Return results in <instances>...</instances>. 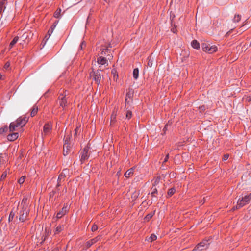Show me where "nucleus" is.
Here are the masks:
<instances>
[{"label": "nucleus", "mask_w": 251, "mask_h": 251, "mask_svg": "<svg viewBox=\"0 0 251 251\" xmlns=\"http://www.w3.org/2000/svg\"><path fill=\"white\" fill-rule=\"evenodd\" d=\"M28 121V118L24 115L18 118L15 122H12L9 125V130L13 132L16 130L17 127H22L24 126Z\"/></svg>", "instance_id": "obj_1"}, {"label": "nucleus", "mask_w": 251, "mask_h": 251, "mask_svg": "<svg viewBox=\"0 0 251 251\" xmlns=\"http://www.w3.org/2000/svg\"><path fill=\"white\" fill-rule=\"evenodd\" d=\"M66 96V91H65L64 90H60L57 103H59L60 107H62L63 109H64L67 106Z\"/></svg>", "instance_id": "obj_2"}, {"label": "nucleus", "mask_w": 251, "mask_h": 251, "mask_svg": "<svg viewBox=\"0 0 251 251\" xmlns=\"http://www.w3.org/2000/svg\"><path fill=\"white\" fill-rule=\"evenodd\" d=\"M29 211V210L28 208V205H25L22 206V207H21V209L18 213L19 221L21 222H24L26 219Z\"/></svg>", "instance_id": "obj_3"}, {"label": "nucleus", "mask_w": 251, "mask_h": 251, "mask_svg": "<svg viewBox=\"0 0 251 251\" xmlns=\"http://www.w3.org/2000/svg\"><path fill=\"white\" fill-rule=\"evenodd\" d=\"M251 201V193H249L248 195H245L244 196H240V198L238 200V203H239V205L240 206H242V207L245 205L248 204Z\"/></svg>", "instance_id": "obj_4"}, {"label": "nucleus", "mask_w": 251, "mask_h": 251, "mask_svg": "<svg viewBox=\"0 0 251 251\" xmlns=\"http://www.w3.org/2000/svg\"><path fill=\"white\" fill-rule=\"evenodd\" d=\"M101 71V70H97L96 71H94L93 70L90 73V76L93 77V80L95 81L96 83L98 84V85L100 84L101 77L103 76L100 73Z\"/></svg>", "instance_id": "obj_5"}, {"label": "nucleus", "mask_w": 251, "mask_h": 251, "mask_svg": "<svg viewBox=\"0 0 251 251\" xmlns=\"http://www.w3.org/2000/svg\"><path fill=\"white\" fill-rule=\"evenodd\" d=\"M209 239H204L201 242L197 244L194 249L195 251H201L208 248L210 243Z\"/></svg>", "instance_id": "obj_6"}, {"label": "nucleus", "mask_w": 251, "mask_h": 251, "mask_svg": "<svg viewBox=\"0 0 251 251\" xmlns=\"http://www.w3.org/2000/svg\"><path fill=\"white\" fill-rule=\"evenodd\" d=\"M89 148L85 147L81 151L80 154V160L81 163H83L87 160L89 157L90 154L88 153Z\"/></svg>", "instance_id": "obj_7"}, {"label": "nucleus", "mask_w": 251, "mask_h": 251, "mask_svg": "<svg viewBox=\"0 0 251 251\" xmlns=\"http://www.w3.org/2000/svg\"><path fill=\"white\" fill-rule=\"evenodd\" d=\"M52 124L48 122L45 124L43 127V133H42V137L50 134L52 131Z\"/></svg>", "instance_id": "obj_8"}, {"label": "nucleus", "mask_w": 251, "mask_h": 251, "mask_svg": "<svg viewBox=\"0 0 251 251\" xmlns=\"http://www.w3.org/2000/svg\"><path fill=\"white\" fill-rule=\"evenodd\" d=\"M101 238V235H99L96 237L87 241L85 243V247L86 249L89 248L92 245L100 241Z\"/></svg>", "instance_id": "obj_9"}, {"label": "nucleus", "mask_w": 251, "mask_h": 251, "mask_svg": "<svg viewBox=\"0 0 251 251\" xmlns=\"http://www.w3.org/2000/svg\"><path fill=\"white\" fill-rule=\"evenodd\" d=\"M68 211V205L67 204H65L61 209L56 215V218L57 219L61 218L63 215H65Z\"/></svg>", "instance_id": "obj_10"}, {"label": "nucleus", "mask_w": 251, "mask_h": 251, "mask_svg": "<svg viewBox=\"0 0 251 251\" xmlns=\"http://www.w3.org/2000/svg\"><path fill=\"white\" fill-rule=\"evenodd\" d=\"M8 157L6 153H0V165H3L8 161Z\"/></svg>", "instance_id": "obj_11"}, {"label": "nucleus", "mask_w": 251, "mask_h": 251, "mask_svg": "<svg viewBox=\"0 0 251 251\" xmlns=\"http://www.w3.org/2000/svg\"><path fill=\"white\" fill-rule=\"evenodd\" d=\"M58 23V21L55 22L53 25L51 26L50 28L49 29L47 34L45 37L47 38V39L50 36L51 34L53 33L54 28L56 27V25Z\"/></svg>", "instance_id": "obj_12"}, {"label": "nucleus", "mask_w": 251, "mask_h": 251, "mask_svg": "<svg viewBox=\"0 0 251 251\" xmlns=\"http://www.w3.org/2000/svg\"><path fill=\"white\" fill-rule=\"evenodd\" d=\"M19 133L17 132L9 134L7 135V139L10 141H13L18 138Z\"/></svg>", "instance_id": "obj_13"}, {"label": "nucleus", "mask_w": 251, "mask_h": 251, "mask_svg": "<svg viewBox=\"0 0 251 251\" xmlns=\"http://www.w3.org/2000/svg\"><path fill=\"white\" fill-rule=\"evenodd\" d=\"M71 148L70 145H64L63 154L64 156H66L69 154Z\"/></svg>", "instance_id": "obj_14"}, {"label": "nucleus", "mask_w": 251, "mask_h": 251, "mask_svg": "<svg viewBox=\"0 0 251 251\" xmlns=\"http://www.w3.org/2000/svg\"><path fill=\"white\" fill-rule=\"evenodd\" d=\"M97 62L99 64L105 65L107 63V60L104 57L100 56L97 58Z\"/></svg>", "instance_id": "obj_15"}, {"label": "nucleus", "mask_w": 251, "mask_h": 251, "mask_svg": "<svg viewBox=\"0 0 251 251\" xmlns=\"http://www.w3.org/2000/svg\"><path fill=\"white\" fill-rule=\"evenodd\" d=\"M64 229V226L63 225H58L55 228L54 231L55 234H58L63 231Z\"/></svg>", "instance_id": "obj_16"}, {"label": "nucleus", "mask_w": 251, "mask_h": 251, "mask_svg": "<svg viewBox=\"0 0 251 251\" xmlns=\"http://www.w3.org/2000/svg\"><path fill=\"white\" fill-rule=\"evenodd\" d=\"M133 171L134 169L133 168H131L129 169H128L124 174V176L126 177H129L130 176H132L133 175Z\"/></svg>", "instance_id": "obj_17"}, {"label": "nucleus", "mask_w": 251, "mask_h": 251, "mask_svg": "<svg viewBox=\"0 0 251 251\" xmlns=\"http://www.w3.org/2000/svg\"><path fill=\"white\" fill-rule=\"evenodd\" d=\"M38 110V106L36 105H34L33 107L32 108L31 113H30V116L31 117H34L35 116V115L37 114Z\"/></svg>", "instance_id": "obj_18"}, {"label": "nucleus", "mask_w": 251, "mask_h": 251, "mask_svg": "<svg viewBox=\"0 0 251 251\" xmlns=\"http://www.w3.org/2000/svg\"><path fill=\"white\" fill-rule=\"evenodd\" d=\"M209 47H210V45L207 43H203L201 44V48H202V50L204 51L208 52V48L209 49Z\"/></svg>", "instance_id": "obj_19"}, {"label": "nucleus", "mask_w": 251, "mask_h": 251, "mask_svg": "<svg viewBox=\"0 0 251 251\" xmlns=\"http://www.w3.org/2000/svg\"><path fill=\"white\" fill-rule=\"evenodd\" d=\"M192 47L196 49H198L200 48V44L196 40H194L191 42Z\"/></svg>", "instance_id": "obj_20"}, {"label": "nucleus", "mask_w": 251, "mask_h": 251, "mask_svg": "<svg viewBox=\"0 0 251 251\" xmlns=\"http://www.w3.org/2000/svg\"><path fill=\"white\" fill-rule=\"evenodd\" d=\"M154 183H155V184L153 185V186L152 187V191L151 194L152 197H155V194L157 193V190L156 188L154 187L155 186V184H156V183H158L157 180H155Z\"/></svg>", "instance_id": "obj_21"}, {"label": "nucleus", "mask_w": 251, "mask_h": 251, "mask_svg": "<svg viewBox=\"0 0 251 251\" xmlns=\"http://www.w3.org/2000/svg\"><path fill=\"white\" fill-rule=\"evenodd\" d=\"M139 76V69L137 68H135L133 71V77L135 79H137Z\"/></svg>", "instance_id": "obj_22"}, {"label": "nucleus", "mask_w": 251, "mask_h": 251, "mask_svg": "<svg viewBox=\"0 0 251 251\" xmlns=\"http://www.w3.org/2000/svg\"><path fill=\"white\" fill-rule=\"evenodd\" d=\"M217 50V47L215 45L209 47L208 48V53H212Z\"/></svg>", "instance_id": "obj_23"}, {"label": "nucleus", "mask_w": 251, "mask_h": 251, "mask_svg": "<svg viewBox=\"0 0 251 251\" xmlns=\"http://www.w3.org/2000/svg\"><path fill=\"white\" fill-rule=\"evenodd\" d=\"M19 39V37L18 36H15L14 39L11 41L10 43L9 46L11 48H12L15 44L18 42Z\"/></svg>", "instance_id": "obj_24"}, {"label": "nucleus", "mask_w": 251, "mask_h": 251, "mask_svg": "<svg viewBox=\"0 0 251 251\" xmlns=\"http://www.w3.org/2000/svg\"><path fill=\"white\" fill-rule=\"evenodd\" d=\"M61 9L58 8L54 13V17L56 18H59L61 16Z\"/></svg>", "instance_id": "obj_25"}, {"label": "nucleus", "mask_w": 251, "mask_h": 251, "mask_svg": "<svg viewBox=\"0 0 251 251\" xmlns=\"http://www.w3.org/2000/svg\"><path fill=\"white\" fill-rule=\"evenodd\" d=\"M176 192V189L175 188H171L169 189L167 192V196L168 197H171Z\"/></svg>", "instance_id": "obj_26"}, {"label": "nucleus", "mask_w": 251, "mask_h": 251, "mask_svg": "<svg viewBox=\"0 0 251 251\" xmlns=\"http://www.w3.org/2000/svg\"><path fill=\"white\" fill-rule=\"evenodd\" d=\"M111 74L113 75L114 80L117 79L118 78V73L115 69H113L111 71Z\"/></svg>", "instance_id": "obj_27"}, {"label": "nucleus", "mask_w": 251, "mask_h": 251, "mask_svg": "<svg viewBox=\"0 0 251 251\" xmlns=\"http://www.w3.org/2000/svg\"><path fill=\"white\" fill-rule=\"evenodd\" d=\"M71 137V135H68L65 137V138L64 139V145H70V140Z\"/></svg>", "instance_id": "obj_28"}, {"label": "nucleus", "mask_w": 251, "mask_h": 251, "mask_svg": "<svg viewBox=\"0 0 251 251\" xmlns=\"http://www.w3.org/2000/svg\"><path fill=\"white\" fill-rule=\"evenodd\" d=\"M133 96V92L132 90H129L126 94V98H132Z\"/></svg>", "instance_id": "obj_29"}, {"label": "nucleus", "mask_w": 251, "mask_h": 251, "mask_svg": "<svg viewBox=\"0 0 251 251\" xmlns=\"http://www.w3.org/2000/svg\"><path fill=\"white\" fill-rule=\"evenodd\" d=\"M4 3H5L3 1H0V13L3 11L5 9Z\"/></svg>", "instance_id": "obj_30"}, {"label": "nucleus", "mask_w": 251, "mask_h": 251, "mask_svg": "<svg viewBox=\"0 0 251 251\" xmlns=\"http://www.w3.org/2000/svg\"><path fill=\"white\" fill-rule=\"evenodd\" d=\"M241 16L239 14L235 15L233 19V22H238L241 20Z\"/></svg>", "instance_id": "obj_31"}, {"label": "nucleus", "mask_w": 251, "mask_h": 251, "mask_svg": "<svg viewBox=\"0 0 251 251\" xmlns=\"http://www.w3.org/2000/svg\"><path fill=\"white\" fill-rule=\"evenodd\" d=\"M14 216H15V213L13 211H11L9 214V218H8L9 222L12 221L13 220Z\"/></svg>", "instance_id": "obj_32"}, {"label": "nucleus", "mask_w": 251, "mask_h": 251, "mask_svg": "<svg viewBox=\"0 0 251 251\" xmlns=\"http://www.w3.org/2000/svg\"><path fill=\"white\" fill-rule=\"evenodd\" d=\"M152 213H149L146 216V217H145V220L147 221H148L152 218Z\"/></svg>", "instance_id": "obj_33"}, {"label": "nucleus", "mask_w": 251, "mask_h": 251, "mask_svg": "<svg viewBox=\"0 0 251 251\" xmlns=\"http://www.w3.org/2000/svg\"><path fill=\"white\" fill-rule=\"evenodd\" d=\"M26 201H27V199L24 198L22 200V202H21V207H22V206H24L25 205H27V204L26 203Z\"/></svg>", "instance_id": "obj_34"}, {"label": "nucleus", "mask_w": 251, "mask_h": 251, "mask_svg": "<svg viewBox=\"0 0 251 251\" xmlns=\"http://www.w3.org/2000/svg\"><path fill=\"white\" fill-rule=\"evenodd\" d=\"M108 52H110V50L107 48H104L101 51V54L105 55Z\"/></svg>", "instance_id": "obj_35"}, {"label": "nucleus", "mask_w": 251, "mask_h": 251, "mask_svg": "<svg viewBox=\"0 0 251 251\" xmlns=\"http://www.w3.org/2000/svg\"><path fill=\"white\" fill-rule=\"evenodd\" d=\"M132 117V112L130 111H127L126 114V118L130 119Z\"/></svg>", "instance_id": "obj_36"}, {"label": "nucleus", "mask_w": 251, "mask_h": 251, "mask_svg": "<svg viewBox=\"0 0 251 251\" xmlns=\"http://www.w3.org/2000/svg\"><path fill=\"white\" fill-rule=\"evenodd\" d=\"M25 180V176H22L21 177L19 180H18V183L20 184H22Z\"/></svg>", "instance_id": "obj_37"}, {"label": "nucleus", "mask_w": 251, "mask_h": 251, "mask_svg": "<svg viewBox=\"0 0 251 251\" xmlns=\"http://www.w3.org/2000/svg\"><path fill=\"white\" fill-rule=\"evenodd\" d=\"M98 228V226L96 224H93L91 227V230L92 232H95L97 230Z\"/></svg>", "instance_id": "obj_38"}, {"label": "nucleus", "mask_w": 251, "mask_h": 251, "mask_svg": "<svg viewBox=\"0 0 251 251\" xmlns=\"http://www.w3.org/2000/svg\"><path fill=\"white\" fill-rule=\"evenodd\" d=\"M7 171H4L1 176V180H4L7 176Z\"/></svg>", "instance_id": "obj_39"}, {"label": "nucleus", "mask_w": 251, "mask_h": 251, "mask_svg": "<svg viewBox=\"0 0 251 251\" xmlns=\"http://www.w3.org/2000/svg\"><path fill=\"white\" fill-rule=\"evenodd\" d=\"M150 239L151 240V241L152 242L155 241L157 239V236L155 234H152L151 235Z\"/></svg>", "instance_id": "obj_40"}, {"label": "nucleus", "mask_w": 251, "mask_h": 251, "mask_svg": "<svg viewBox=\"0 0 251 251\" xmlns=\"http://www.w3.org/2000/svg\"><path fill=\"white\" fill-rule=\"evenodd\" d=\"M241 207H242V206H240L239 205V203H238V202H237V204L236 206H234L233 208H232V210L233 211L234 210H237V209H239L240 208H241Z\"/></svg>", "instance_id": "obj_41"}, {"label": "nucleus", "mask_w": 251, "mask_h": 251, "mask_svg": "<svg viewBox=\"0 0 251 251\" xmlns=\"http://www.w3.org/2000/svg\"><path fill=\"white\" fill-rule=\"evenodd\" d=\"M69 169H64L63 170V171L61 172V173H62L63 174H64V175L66 176L67 175L69 174Z\"/></svg>", "instance_id": "obj_42"}, {"label": "nucleus", "mask_w": 251, "mask_h": 251, "mask_svg": "<svg viewBox=\"0 0 251 251\" xmlns=\"http://www.w3.org/2000/svg\"><path fill=\"white\" fill-rule=\"evenodd\" d=\"M59 177L61 178L63 180V181L65 180V178H66V176L64 175V174H63L62 173H60L58 176Z\"/></svg>", "instance_id": "obj_43"}, {"label": "nucleus", "mask_w": 251, "mask_h": 251, "mask_svg": "<svg viewBox=\"0 0 251 251\" xmlns=\"http://www.w3.org/2000/svg\"><path fill=\"white\" fill-rule=\"evenodd\" d=\"M116 115L113 113L111 116V121H114L116 119Z\"/></svg>", "instance_id": "obj_44"}, {"label": "nucleus", "mask_w": 251, "mask_h": 251, "mask_svg": "<svg viewBox=\"0 0 251 251\" xmlns=\"http://www.w3.org/2000/svg\"><path fill=\"white\" fill-rule=\"evenodd\" d=\"M229 157V155L228 154H225L223 156V159L225 161L227 160V159Z\"/></svg>", "instance_id": "obj_45"}, {"label": "nucleus", "mask_w": 251, "mask_h": 251, "mask_svg": "<svg viewBox=\"0 0 251 251\" xmlns=\"http://www.w3.org/2000/svg\"><path fill=\"white\" fill-rule=\"evenodd\" d=\"M7 130V127L1 128L0 129V133H2L5 132V131Z\"/></svg>", "instance_id": "obj_46"}, {"label": "nucleus", "mask_w": 251, "mask_h": 251, "mask_svg": "<svg viewBox=\"0 0 251 251\" xmlns=\"http://www.w3.org/2000/svg\"><path fill=\"white\" fill-rule=\"evenodd\" d=\"M169 154H168L165 157V158L164 159L163 162H167L168 161V159H169Z\"/></svg>", "instance_id": "obj_47"}, {"label": "nucleus", "mask_w": 251, "mask_h": 251, "mask_svg": "<svg viewBox=\"0 0 251 251\" xmlns=\"http://www.w3.org/2000/svg\"><path fill=\"white\" fill-rule=\"evenodd\" d=\"M167 126H168V125H167V124H166V125L165 126H164V128H163V131L164 132V133H165L166 131H167Z\"/></svg>", "instance_id": "obj_48"}, {"label": "nucleus", "mask_w": 251, "mask_h": 251, "mask_svg": "<svg viewBox=\"0 0 251 251\" xmlns=\"http://www.w3.org/2000/svg\"><path fill=\"white\" fill-rule=\"evenodd\" d=\"M10 66V63L9 62H6L4 65V68H7L9 67Z\"/></svg>", "instance_id": "obj_49"}, {"label": "nucleus", "mask_w": 251, "mask_h": 251, "mask_svg": "<svg viewBox=\"0 0 251 251\" xmlns=\"http://www.w3.org/2000/svg\"><path fill=\"white\" fill-rule=\"evenodd\" d=\"M61 183L57 182V184L56 185V190H57V191H59V189L58 188V187L61 186Z\"/></svg>", "instance_id": "obj_50"}, {"label": "nucleus", "mask_w": 251, "mask_h": 251, "mask_svg": "<svg viewBox=\"0 0 251 251\" xmlns=\"http://www.w3.org/2000/svg\"><path fill=\"white\" fill-rule=\"evenodd\" d=\"M84 45H85V44L84 43V42H82L81 43L80 45V49L81 50H82V49H83V46Z\"/></svg>", "instance_id": "obj_51"}, {"label": "nucleus", "mask_w": 251, "mask_h": 251, "mask_svg": "<svg viewBox=\"0 0 251 251\" xmlns=\"http://www.w3.org/2000/svg\"><path fill=\"white\" fill-rule=\"evenodd\" d=\"M27 36V35H25V34H24L22 35V38L23 39H26Z\"/></svg>", "instance_id": "obj_52"}, {"label": "nucleus", "mask_w": 251, "mask_h": 251, "mask_svg": "<svg viewBox=\"0 0 251 251\" xmlns=\"http://www.w3.org/2000/svg\"><path fill=\"white\" fill-rule=\"evenodd\" d=\"M62 181H63V180L58 177V179H57V182L61 183Z\"/></svg>", "instance_id": "obj_53"}, {"label": "nucleus", "mask_w": 251, "mask_h": 251, "mask_svg": "<svg viewBox=\"0 0 251 251\" xmlns=\"http://www.w3.org/2000/svg\"><path fill=\"white\" fill-rule=\"evenodd\" d=\"M51 251H59V250L58 248H55V249H53V250H52Z\"/></svg>", "instance_id": "obj_54"}, {"label": "nucleus", "mask_w": 251, "mask_h": 251, "mask_svg": "<svg viewBox=\"0 0 251 251\" xmlns=\"http://www.w3.org/2000/svg\"><path fill=\"white\" fill-rule=\"evenodd\" d=\"M125 101H126V103L128 104L129 102H128V100H127V98H126Z\"/></svg>", "instance_id": "obj_55"}, {"label": "nucleus", "mask_w": 251, "mask_h": 251, "mask_svg": "<svg viewBox=\"0 0 251 251\" xmlns=\"http://www.w3.org/2000/svg\"><path fill=\"white\" fill-rule=\"evenodd\" d=\"M171 31H172V32H173V33H175V32L176 30H175V28H172V29H171Z\"/></svg>", "instance_id": "obj_56"}, {"label": "nucleus", "mask_w": 251, "mask_h": 251, "mask_svg": "<svg viewBox=\"0 0 251 251\" xmlns=\"http://www.w3.org/2000/svg\"><path fill=\"white\" fill-rule=\"evenodd\" d=\"M2 75L1 74H0V80H1L2 79Z\"/></svg>", "instance_id": "obj_57"}, {"label": "nucleus", "mask_w": 251, "mask_h": 251, "mask_svg": "<svg viewBox=\"0 0 251 251\" xmlns=\"http://www.w3.org/2000/svg\"><path fill=\"white\" fill-rule=\"evenodd\" d=\"M105 2H108V1H109V0H103Z\"/></svg>", "instance_id": "obj_58"}, {"label": "nucleus", "mask_w": 251, "mask_h": 251, "mask_svg": "<svg viewBox=\"0 0 251 251\" xmlns=\"http://www.w3.org/2000/svg\"><path fill=\"white\" fill-rule=\"evenodd\" d=\"M250 46H251V42L250 43Z\"/></svg>", "instance_id": "obj_59"}, {"label": "nucleus", "mask_w": 251, "mask_h": 251, "mask_svg": "<svg viewBox=\"0 0 251 251\" xmlns=\"http://www.w3.org/2000/svg\"><path fill=\"white\" fill-rule=\"evenodd\" d=\"M5 0H2L1 1H3L4 2Z\"/></svg>", "instance_id": "obj_60"}]
</instances>
